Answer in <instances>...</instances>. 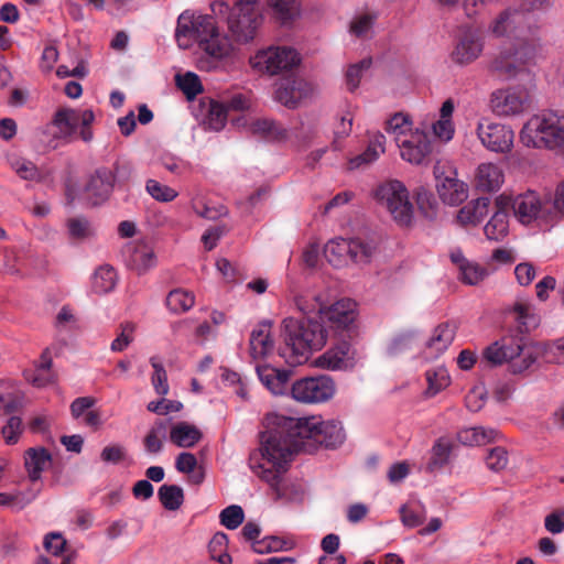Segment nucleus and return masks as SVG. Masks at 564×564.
<instances>
[{
    "label": "nucleus",
    "mask_w": 564,
    "mask_h": 564,
    "mask_svg": "<svg viewBox=\"0 0 564 564\" xmlns=\"http://www.w3.org/2000/svg\"><path fill=\"white\" fill-rule=\"evenodd\" d=\"M259 460L250 457V468L275 492L276 498L297 500L302 488L285 482L283 476L292 456L305 451L311 441L326 447H336L345 441L343 425L338 421H323L321 416L291 417L268 413L263 421Z\"/></svg>",
    "instance_id": "1"
},
{
    "label": "nucleus",
    "mask_w": 564,
    "mask_h": 564,
    "mask_svg": "<svg viewBox=\"0 0 564 564\" xmlns=\"http://www.w3.org/2000/svg\"><path fill=\"white\" fill-rule=\"evenodd\" d=\"M487 33L511 43L510 47L498 52L489 64L490 70L507 79L530 73V66L542 53L541 30L529 8H506L491 19Z\"/></svg>",
    "instance_id": "2"
},
{
    "label": "nucleus",
    "mask_w": 564,
    "mask_h": 564,
    "mask_svg": "<svg viewBox=\"0 0 564 564\" xmlns=\"http://www.w3.org/2000/svg\"><path fill=\"white\" fill-rule=\"evenodd\" d=\"M257 375L262 384L273 394H284L289 391L291 371L278 369L265 364H257ZM336 383L326 375L304 377L295 380L290 387V395L303 404H321L334 398Z\"/></svg>",
    "instance_id": "3"
},
{
    "label": "nucleus",
    "mask_w": 564,
    "mask_h": 564,
    "mask_svg": "<svg viewBox=\"0 0 564 564\" xmlns=\"http://www.w3.org/2000/svg\"><path fill=\"white\" fill-rule=\"evenodd\" d=\"M282 334L290 362L301 365L325 346L328 328L315 317H286L282 323Z\"/></svg>",
    "instance_id": "4"
},
{
    "label": "nucleus",
    "mask_w": 564,
    "mask_h": 564,
    "mask_svg": "<svg viewBox=\"0 0 564 564\" xmlns=\"http://www.w3.org/2000/svg\"><path fill=\"white\" fill-rule=\"evenodd\" d=\"M210 11L226 23L229 34L240 45L253 43L264 23L263 7H256L252 2L229 4L224 0H215L210 3Z\"/></svg>",
    "instance_id": "5"
},
{
    "label": "nucleus",
    "mask_w": 564,
    "mask_h": 564,
    "mask_svg": "<svg viewBox=\"0 0 564 564\" xmlns=\"http://www.w3.org/2000/svg\"><path fill=\"white\" fill-rule=\"evenodd\" d=\"M539 348L534 341L518 337H502L484 349L482 358L491 366L508 364L509 370L520 375L536 364Z\"/></svg>",
    "instance_id": "6"
},
{
    "label": "nucleus",
    "mask_w": 564,
    "mask_h": 564,
    "mask_svg": "<svg viewBox=\"0 0 564 564\" xmlns=\"http://www.w3.org/2000/svg\"><path fill=\"white\" fill-rule=\"evenodd\" d=\"M377 205L384 209L401 227H410L414 221V205L405 184L399 180H386L373 191Z\"/></svg>",
    "instance_id": "7"
},
{
    "label": "nucleus",
    "mask_w": 564,
    "mask_h": 564,
    "mask_svg": "<svg viewBox=\"0 0 564 564\" xmlns=\"http://www.w3.org/2000/svg\"><path fill=\"white\" fill-rule=\"evenodd\" d=\"M564 119L556 112H542L531 117L520 132L521 142L529 148L561 147Z\"/></svg>",
    "instance_id": "8"
},
{
    "label": "nucleus",
    "mask_w": 564,
    "mask_h": 564,
    "mask_svg": "<svg viewBox=\"0 0 564 564\" xmlns=\"http://www.w3.org/2000/svg\"><path fill=\"white\" fill-rule=\"evenodd\" d=\"M95 119L90 109L62 108L57 110L52 120V127L56 129L54 140L50 141V147L56 149L62 143H69L79 130V137L84 142L93 140V131L89 126Z\"/></svg>",
    "instance_id": "9"
},
{
    "label": "nucleus",
    "mask_w": 564,
    "mask_h": 564,
    "mask_svg": "<svg viewBox=\"0 0 564 564\" xmlns=\"http://www.w3.org/2000/svg\"><path fill=\"white\" fill-rule=\"evenodd\" d=\"M300 62L299 52L284 45H269L259 48L248 58V65L254 74L269 77L289 72Z\"/></svg>",
    "instance_id": "10"
},
{
    "label": "nucleus",
    "mask_w": 564,
    "mask_h": 564,
    "mask_svg": "<svg viewBox=\"0 0 564 564\" xmlns=\"http://www.w3.org/2000/svg\"><path fill=\"white\" fill-rule=\"evenodd\" d=\"M375 252V245L361 239L334 238L324 247L326 260L335 268H345L350 263L366 264Z\"/></svg>",
    "instance_id": "11"
},
{
    "label": "nucleus",
    "mask_w": 564,
    "mask_h": 564,
    "mask_svg": "<svg viewBox=\"0 0 564 564\" xmlns=\"http://www.w3.org/2000/svg\"><path fill=\"white\" fill-rule=\"evenodd\" d=\"M217 19L213 13L203 14L186 10L178 15L175 39L178 47L191 48L197 44L200 48L212 32H216Z\"/></svg>",
    "instance_id": "12"
},
{
    "label": "nucleus",
    "mask_w": 564,
    "mask_h": 564,
    "mask_svg": "<svg viewBox=\"0 0 564 564\" xmlns=\"http://www.w3.org/2000/svg\"><path fill=\"white\" fill-rule=\"evenodd\" d=\"M512 209L517 219L523 225L535 223L539 226H552L554 224L551 200L542 198L533 191L518 195L512 202Z\"/></svg>",
    "instance_id": "13"
},
{
    "label": "nucleus",
    "mask_w": 564,
    "mask_h": 564,
    "mask_svg": "<svg viewBox=\"0 0 564 564\" xmlns=\"http://www.w3.org/2000/svg\"><path fill=\"white\" fill-rule=\"evenodd\" d=\"M490 106L499 117H518L529 110L531 96L522 86H510L495 90L490 96Z\"/></svg>",
    "instance_id": "14"
},
{
    "label": "nucleus",
    "mask_w": 564,
    "mask_h": 564,
    "mask_svg": "<svg viewBox=\"0 0 564 564\" xmlns=\"http://www.w3.org/2000/svg\"><path fill=\"white\" fill-rule=\"evenodd\" d=\"M480 143L490 152L506 154L513 148L514 131L508 124L481 119L476 128Z\"/></svg>",
    "instance_id": "15"
},
{
    "label": "nucleus",
    "mask_w": 564,
    "mask_h": 564,
    "mask_svg": "<svg viewBox=\"0 0 564 564\" xmlns=\"http://www.w3.org/2000/svg\"><path fill=\"white\" fill-rule=\"evenodd\" d=\"M434 176L436 180V192L441 200L449 206H457L468 197V186L458 178L457 171L440 164L434 166Z\"/></svg>",
    "instance_id": "16"
},
{
    "label": "nucleus",
    "mask_w": 564,
    "mask_h": 564,
    "mask_svg": "<svg viewBox=\"0 0 564 564\" xmlns=\"http://www.w3.org/2000/svg\"><path fill=\"white\" fill-rule=\"evenodd\" d=\"M238 45L229 32H221L218 25H216V32L210 33L199 50L216 66L218 64L232 63L239 54Z\"/></svg>",
    "instance_id": "17"
},
{
    "label": "nucleus",
    "mask_w": 564,
    "mask_h": 564,
    "mask_svg": "<svg viewBox=\"0 0 564 564\" xmlns=\"http://www.w3.org/2000/svg\"><path fill=\"white\" fill-rule=\"evenodd\" d=\"M358 361L356 350L347 341H341L326 350L316 360L318 368L337 371L352 369Z\"/></svg>",
    "instance_id": "18"
},
{
    "label": "nucleus",
    "mask_w": 564,
    "mask_h": 564,
    "mask_svg": "<svg viewBox=\"0 0 564 564\" xmlns=\"http://www.w3.org/2000/svg\"><path fill=\"white\" fill-rule=\"evenodd\" d=\"M234 126L246 132L272 141L288 139V130L278 122L268 118H253L241 116L232 121Z\"/></svg>",
    "instance_id": "19"
},
{
    "label": "nucleus",
    "mask_w": 564,
    "mask_h": 564,
    "mask_svg": "<svg viewBox=\"0 0 564 564\" xmlns=\"http://www.w3.org/2000/svg\"><path fill=\"white\" fill-rule=\"evenodd\" d=\"M484 47L482 34L476 29H466L452 52V59L456 64L468 65L482 54Z\"/></svg>",
    "instance_id": "20"
},
{
    "label": "nucleus",
    "mask_w": 564,
    "mask_h": 564,
    "mask_svg": "<svg viewBox=\"0 0 564 564\" xmlns=\"http://www.w3.org/2000/svg\"><path fill=\"white\" fill-rule=\"evenodd\" d=\"M401 158L415 165L424 164L432 153V142L429 134L420 129L414 134L397 144Z\"/></svg>",
    "instance_id": "21"
},
{
    "label": "nucleus",
    "mask_w": 564,
    "mask_h": 564,
    "mask_svg": "<svg viewBox=\"0 0 564 564\" xmlns=\"http://www.w3.org/2000/svg\"><path fill=\"white\" fill-rule=\"evenodd\" d=\"M356 303L350 299H343L330 306L324 305V313L319 321L323 325L329 324L330 328H346L355 322Z\"/></svg>",
    "instance_id": "22"
},
{
    "label": "nucleus",
    "mask_w": 564,
    "mask_h": 564,
    "mask_svg": "<svg viewBox=\"0 0 564 564\" xmlns=\"http://www.w3.org/2000/svg\"><path fill=\"white\" fill-rule=\"evenodd\" d=\"M313 91L312 85L303 78H289L280 84L275 91V99L289 108H294Z\"/></svg>",
    "instance_id": "23"
},
{
    "label": "nucleus",
    "mask_w": 564,
    "mask_h": 564,
    "mask_svg": "<svg viewBox=\"0 0 564 564\" xmlns=\"http://www.w3.org/2000/svg\"><path fill=\"white\" fill-rule=\"evenodd\" d=\"M196 116L203 124L213 131H220L227 123V110L223 102L204 97L199 100Z\"/></svg>",
    "instance_id": "24"
},
{
    "label": "nucleus",
    "mask_w": 564,
    "mask_h": 564,
    "mask_svg": "<svg viewBox=\"0 0 564 564\" xmlns=\"http://www.w3.org/2000/svg\"><path fill=\"white\" fill-rule=\"evenodd\" d=\"M474 181L480 192H497L505 183V172L497 163L484 162L477 166Z\"/></svg>",
    "instance_id": "25"
},
{
    "label": "nucleus",
    "mask_w": 564,
    "mask_h": 564,
    "mask_svg": "<svg viewBox=\"0 0 564 564\" xmlns=\"http://www.w3.org/2000/svg\"><path fill=\"white\" fill-rule=\"evenodd\" d=\"M115 184V175L108 169H99L90 177L85 192L93 205H98L109 196Z\"/></svg>",
    "instance_id": "26"
},
{
    "label": "nucleus",
    "mask_w": 564,
    "mask_h": 564,
    "mask_svg": "<svg viewBox=\"0 0 564 564\" xmlns=\"http://www.w3.org/2000/svg\"><path fill=\"white\" fill-rule=\"evenodd\" d=\"M449 257L458 270L460 281L465 284L476 285L489 274L486 268L467 260L459 249L453 250Z\"/></svg>",
    "instance_id": "27"
},
{
    "label": "nucleus",
    "mask_w": 564,
    "mask_h": 564,
    "mask_svg": "<svg viewBox=\"0 0 564 564\" xmlns=\"http://www.w3.org/2000/svg\"><path fill=\"white\" fill-rule=\"evenodd\" d=\"M386 143L387 139L383 133L370 134L365 151L349 160V169H360L376 162L386 152Z\"/></svg>",
    "instance_id": "28"
},
{
    "label": "nucleus",
    "mask_w": 564,
    "mask_h": 564,
    "mask_svg": "<svg viewBox=\"0 0 564 564\" xmlns=\"http://www.w3.org/2000/svg\"><path fill=\"white\" fill-rule=\"evenodd\" d=\"M169 437L171 443L177 447H194L203 437L200 430L186 421H178L169 427Z\"/></svg>",
    "instance_id": "29"
},
{
    "label": "nucleus",
    "mask_w": 564,
    "mask_h": 564,
    "mask_svg": "<svg viewBox=\"0 0 564 564\" xmlns=\"http://www.w3.org/2000/svg\"><path fill=\"white\" fill-rule=\"evenodd\" d=\"M52 465V456L44 447L29 448L24 454V467L32 482L41 479L42 473Z\"/></svg>",
    "instance_id": "30"
},
{
    "label": "nucleus",
    "mask_w": 564,
    "mask_h": 564,
    "mask_svg": "<svg viewBox=\"0 0 564 564\" xmlns=\"http://www.w3.org/2000/svg\"><path fill=\"white\" fill-rule=\"evenodd\" d=\"M274 341L271 337V324H259L250 335V355L253 360L265 358L273 351Z\"/></svg>",
    "instance_id": "31"
},
{
    "label": "nucleus",
    "mask_w": 564,
    "mask_h": 564,
    "mask_svg": "<svg viewBox=\"0 0 564 564\" xmlns=\"http://www.w3.org/2000/svg\"><path fill=\"white\" fill-rule=\"evenodd\" d=\"M291 301L294 307L303 314V318L319 319L324 313V301L319 294L292 291Z\"/></svg>",
    "instance_id": "32"
},
{
    "label": "nucleus",
    "mask_w": 564,
    "mask_h": 564,
    "mask_svg": "<svg viewBox=\"0 0 564 564\" xmlns=\"http://www.w3.org/2000/svg\"><path fill=\"white\" fill-rule=\"evenodd\" d=\"M501 434L494 427L473 426L458 432V441L467 446H480L500 440Z\"/></svg>",
    "instance_id": "33"
},
{
    "label": "nucleus",
    "mask_w": 564,
    "mask_h": 564,
    "mask_svg": "<svg viewBox=\"0 0 564 564\" xmlns=\"http://www.w3.org/2000/svg\"><path fill=\"white\" fill-rule=\"evenodd\" d=\"M490 198L479 197L463 206L457 213V221L464 226H475L487 216Z\"/></svg>",
    "instance_id": "34"
},
{
    "label": "nucleus",
    "mask_w": 564,
    "mask_h": 564,
    "mask_svg": "<svg viewBox=\"0 0 564 564\" xmlns=\"http://www.w3.org/2000/svg\"><path fill=\"white\" fill-rule=\"evenodd\" d=\"M417 130L420 128L413 127L412 118L403 112L394 113L386 122V131L393 138L397 144L410 138Z\"/></svg>",
    "instance_id": "35"
},
{
    "label": "nucleus",
    "mask_w": 564,
    "mask_h": 564,
    "mask_svg": "<svg viewBox=\"0 0 564 564\" xmlns=\"http://www.w3.org/2000/svg\"><path fill=\"white\" fill-rule=\"evenodd\" d=\"M421 340L420 333L414 328H406L392 336L387 345L389 356H398L416 347Z\"/></svg>",
    "instance_id": "36"
},
{
    "label": "nucleus",
    "mask_w": 564,
    "mask_h": 564,
    "mask_svg": "<svg viewBox=\"0 0 564 564\" xmlns=\"http://www.w3.org/2000/svg\"><path fill=\"white\" fill-rule=\"evenodd\" d=\"M513 318L518 322L521 332H529L540 322L535 306L529 301H517L511 310Z\"/></svg>",
    "instance_id": "37"
},
{
    "label": "nucleus",
    "mask_w": 564,
    "mask_h": 564,
    "mask_svg": "<svg viewBox=\"0 0 564 564\" xmlns=\"http://www.w3.org/2000/svg\"><path fill=\"white\" fill-rule=\"evenodd\" d=\"M167 434L169 426L165 421L160 420L154 422L143 441L145 452L151 455H158L161 453Z\"/></svg>",
    "instance_id": "38"
},
{
    "label": "nucleus",
    "mask_w": 564,
    "mask_h": 564,
    "mask_svg": "<svg viewBox=\"0 0 564 564\" xmlns=\"http://www.w3.org/2000/svg\"><path fill=\"white\" fill-rule=\"evenodd\" d=\"M118 281L115 269L110 265L99 267L91 276V290L96 294L111 292Z\"/></svg>",
    "instance_id": "39"
},
{
    "label": "nucleus",
    "mask_w": 564,
    "mask_h": 564,
    "mask_svg": "<svg viewBox=\"0 0 564 564\" xmlns=\"http://www.w3.org/2000/svg\"><path fill=\"white\" fill-rule=\"evenodd\" d=\"M128 261L131 268L141 273L154 267L156 258L151 247L138 243L132 248Z\"/></svg>",
    "instance_id": "40"
},
{
    "label": "nucleus",
    "mask_w": 564,
    "mask_h": 564,
    "mask_svg": "<svg viewBox=\"0 0 564 564\" xmlns=\"http://www.w3.org/2000/svg\"><path fill=\"white\" fill-rule=\"evenodd\" d=\"M425 379L427 382V388L424 391V395L426 398L435 397L437 393L448 387L451 382L449 373L444 366H436L426 370Z\"/></svg>",
    "instance_id": "41"
},
{
    "label": "nucleus",
    "mask_w": 564,
    "mask_h": 564,
    "mask_svg": "<svg viewBox=\"0 0 564 564\" xmlns=\"http://www.w3.org/2000/svg\"><path fill=\"white\" fill-rule=\"evenodd\" d=\"M452 453V442L446 437L438 438L432 449L431 457L426 465L429 471H435L443 468L449 460Z\"/></svg>",
    "instance_id": "42"
},
{
    "label": "nucleus",
    "mask_w": 564,
    "mask_h": 564,
    "mask_svg": "<svg viewBox=\"0 0 564 564\" xmlns=\"http://www.w3.org/2000/svg\"><path fill=\"white\" fill-rule=\"evenodd\" d=\"M454 336L455 328L453 325L448 323L441 324L434 329L432 336L426 341V346L436 354H441L452 344Z\"/></svg>",
    "instance_id": "43"
},
{
    "label": "nucleus",
    "mask_w": 564,
    "mask_h": 564,
    "mask_svg": "<svg viewBox=\"0 0 564 564\" xmlns=\"http://www.w3.org/2000/svg\"><path fill=\"white\" fill-rule=\"evenodd\" d=\"M539 348L536 362L543 360L547 364H564V336L549 344L535 343Z\"/></svg>",
    "instance_id": "44"
},
{
    "label": "nucleus",
    "mask_w": 564,
    "mask_h": 564,
    "mask_svg": "<svg viewBox=\"0 0 564 564\" xmlns=\"http://www.w3.org/2000/svg\"><path fill=\"white\" fill-rule=\"evenodd\" d=\"M158 497L162 506L170 511L178 510L184 502V491L177 485H162Z\"/></svg>",
    "instance_id": "45"
},
{
    "label": "nucleus",
    "mask_w": 564,
    "mask_h": 564,
    "mask_svg": "<svg viewBox=\"0 0 564 564\" xmlns=\"http://www.w3.org/2000/svg\"><path fill=\"white\" fill-rule=\"evenodd\" d=\"M508 215L505 210L496 212L486 224L484 231L489 240H501L508 234Z\"/></svg>",
    "instance_id": "46"
},
{
    "label": "nucleus",
    "mask_w": 564,
    "mask_h": 564,
    "mask_svg": "<svg viewBox=\"0 0 564 564\" xmlns=\"http://www.w3.org/2000/svg\"><path fill=\"white\" fill-rule=\"evenodd\" d=\"M194 303V294L182 289L171 291L166 297V305L174 313H184L191 310Z\"/></svg>",
    "instance_id": "47"
},
{
    "label": "nucleus",
    "mask_w": 564,
    "mask_h": 564,
    "mask_svg": "<svg viewBox=\"0 0 564 564\" xmlns=\"http://www.w3.org/2000/svg\"><path fill=\"white\" fill-rule=\"evenodd\" d=\"M376 15L370 13L356 14L349 24V33L358 39H369L372 35Z\"/></svg>",
    "instance_id": "48"
},
{
    "label": "nucleus",
    "mask_w": 564,
    "mask_h": 564,
    "mask_svg": "<svg viewBox=\"0 0 564 564\" xmlns=\"http://www.w3.org/2000/svg\"><path fill=\"white\" fill-rule=\"evenodd\" d=\"M372 65L371 57H365L358 63L351 64L346 72V85L349 91H355L365 76V74L370 69Z\"/></svg>",
    "instance_id": "49"
},
{
    "label": "nucleus",
    "mask_w": 564,
    "mask_h": 564,
    "mask_svg": "<svg viewBox=\"0 0 564 564\" xmlns=\"http://www.w3.org/2000/svg\"><path fill=\"white\" fill-rule=\"evenodd\" d=\"M145 191L154 200L160 203L173 202L178 196L176 189L153 178L147 181Z\"/></svg>",
    "instance_id": "50"
},
{
    "label": "nucleus",
    "mask_w": 564,
    "mask_h": 564,
    "mask_svg": "<svg viewBox=\"0 0 564 564\" xmlns=\"http://www.w3.org/2000/svg\"><path fill=\"white\" fill-rule=\"evenodd\" d=\"M35 496L36 495L34 492H23L21 490L0 492V507H7L19 511L33 501Z\"/></svg>",
    "instance_id": "51"
},
{
    "label": "nucleus",
    "mask_w": 564,
    "mask_h": 564,
    "mask_svg": "<svg viewBox=\"0 0 564 564\" xmlns=\"http://www.w3.org/2000/svg\"><path fill=\"white\" fill-rule=\"evenodd\" d=\"M227 535L221 532L216 533L208 544L210 557L220 564H231L232 558L227 553Z\"/></svg>",
    "instance_id": "52"
},
{
    "label": "nucleus",
    "mask_w": 564,
    "mask_h": 564,
    "mask_svg": "<svg viewBox=\"0 0 564 564\" xmlns=\"http://www.w3.org/2000/svg\"><path fill=\"white\" fill-rule=\"evenodd\" d=\"M415 198L417 208L425 218L433 219L436 217L438 203L432 192L421 187L416 189Z\"/></svg>",
    "instance_id": "53"
},
{
    "label": "nucleus",
    "mask_w": 564,
    "mask_h": 564,
    "mask_svg": "<svg viewBox=\"0 0 564 564\" xmlns=\"http://www.w3.org/2000/svg\"><path fill=\"white\" fill-rule=\"evenodd\" d=\"M269 6L283 23L293 20L300 14L297 0H269Z\"/></svg>",
    "instance_id": "54"
},
{
    "label": "nucleus",
    "mask_w": 564,
    "mask_h": 564,
    "mask_svg": "<svg viewBox=\"0 0 564 564\" xmlns=\"http://www.w3.org/2000/svg\"><path fill=\"white\" fill-rule=\"evenodd\" d=\"M175 80L177 87L188 99H193L203 90L199 77L195 73L187 72L184 75H176Z\"/></svg>",
    "instance_id": "55"
},
{
    "label": "nucleus",
    "mask_w": 564,
    "mask_h": 564,
    "mask_svg": "<svg viewBox=\"0 0 564 564\" xmlns=\"http://www.w3.org/2000/svg\"><path fill=\"white\" fill-rule=\"evenodd\" d=\"M150 362L154 369L151 377L152 386L158 394L164 397L170 390L166 371L158 357H152Z\"/></svg>",
    "instance_id": "56"
},
{
    "label": "nucleus",
    "mask_w": 564,
    "mask_h": 564,
    "mask_svg": "<svg viewBox=\"0 0 564 564\" xmlns=\"http://www.w3.org/2000/svg\"><path fill=\"white\" fill-rule=\"evenodd\" d=\"M227 112L228 111H237V112H246L251 110L252 108V99L250 95L243 93H235L229 95L223 101Z\"/></svg>",
    "instance_id": "57"
},
{
    "label": "nucleus",
    "mask_w": 564,
    "mask_h": 564,
    "mask_svg": "<svg viewBox=\"0 0 564 564\" xmlns=\"http://www.w3.org/2000/svg\"><path fill=\"white\" fill-rule=\"evenodd\" d=\"M67 230L72 239L84 240L93 235V228L85 218L76 217L67 220Z\"/></svg>",
    "instance_id": "58"
},
{
    "label": "nucleus",
    "mask_w": 564,
    "mask_h": 564,
    "mask_svg": "<svg viewBox=\"0 0 564 564\" xmlns=\"http://www.w3.org/2000/svg\"><path fill=\"white\" fill-rule=\"evenodd\" d=\"M243 510L237 505L229 506L220 512V522L229 530L237 529L243 522Z\"/></svg>",
    "instance_id": "59"
},
{
    "label": "nucleus",
    "mask_w": 564,
    "mask_h": 564,
    "mask_svg": "<svg viewBox=\"0 0 564 564\" xmlns=\"http://www.w3.org/2000/svg\"><path fill=\"white\" fill-rule=\"evenodd\" d=\"M135 326L132 323H124L120 327V333L112 340L110 349L113 352L123 351L133 340Z\"/></svg>",
    "instance_id": "60"
},
{
    "label": "nucleus",
    "mask_w": 564,
    "mask_h": 564,
    "mask_svg": "<svg viewBox=\"0 0 564 564\" xmlns=\"http://www.w3.org/2000/svg\"><path fill=\"white\" fill-rule=\"evenodd\" d=\"M509 463L508 453L503 447H494L486 456V465L494 471H500L507 467Z\"/></svg>",
    "instance_id": "61"
},
{
    "label": "nucleus",
    "mask_w": 564,
    "mask_h": 564,
    "mask_svg": "<svg viewBox=\"0 0 564 564\" xmlns=\"http://www.w3.org/2000/svg\"><path fill=\"white\" fill-rule=\"evenodd\" d=\"M401 521L408 528L419 527L424 519L420 508L404 505L400 508Z\"/></svg>",
    "instance_id": "62"
},
{
    "label": "nucleus",
    "mask_w": 564,
    "mask_h": 564,
    "mask_svg": "<svg viewBox=\"0 0 564 564\" xmlns=\"http://www.w3.org/2000/svg\"><path fill=\"white\" fill-rule=\"evenodd\" d=\"M183 408L180 401L167 400L162 398L158 401H151L148 404V410L160 415H166L172 412H178Z\"/></svg>",
    "instance_id": "63"
},
{
    "label": "nucleus",
    "mask_w": 564,
    "mask_h": 564,
    "mask_svg": "<svg viewBox=\"0 0 564 564\" xmlns=\"http://www.w3.org/2000/svg\"><path fill=\"white\" fill-rule=\"evenodd\" d=\"M22 433V421L18 416H11L2 427V435L7 444H15Z\"/></svg>",
    "instance_id": "64"
}]
</instances>
